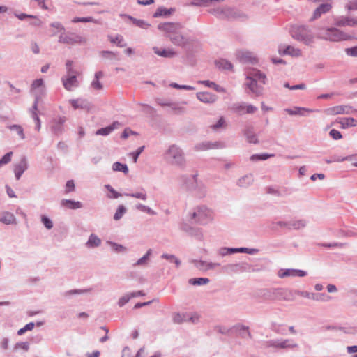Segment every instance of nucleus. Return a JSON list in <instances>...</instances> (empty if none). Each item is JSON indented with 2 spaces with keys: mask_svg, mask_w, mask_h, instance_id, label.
I'll list each match as a JSON object with an SVG mask.
<instances>
[{
  "mask_svg": "<svg viewBox=\"0 0 357 357\" xmlns=\"http://www.w3.org/2000/svg\"><path fill=\"white\" fill-rule=\"evenodd\" d=\"M266 82L267 77L266 74L257 68H251L247 72L246 82L244 84L254 96L259 97L262 96L264 91L263 86L259 83L266 84Z\"/></svg>",
  "mask_w": 357,
  "mask_h": 357,
  "instance_id": "obj_1",
  "label": "nucleus"
},
{
  "mask_svg": "<svg viewBox=\"0 0 357 357\" xmlns=\"http://www.w3.org/2000/svg\"><path fill=\"white\" fill-rule=\"evenodd\" d=\"M213 16L220 20H240L242 21L248 19V15L240 10L229 6H215L208 10Z\"/></svg>",
  "mask_w": 357,
  "mask_h": 357,
  "instance_id": "obj_2",
  "label": "nucleus"
},
{
  "mask_svg": "<svg viewBox=\"0 0 357 357\" xmlns=\"http://www.w3.org/2000/svg\"><path fill=\"white\" fill-rule=\"evenodd\" d=\"M317 37L319 39L330 42H340L349 40L352 38L351 36L344 33L335 26L319 28Z\"/></svg>",
  "mask_w": 357,
  "mask_h": 357,
  "instance_id": "obj_3",
  "label": "nucleus"
},
{
  "mask_svg": "<svg viewBox=\"0 0 357 357\" xmlns=\"http://www.w3.org/2000/svg\"><path fill=\"white\" fill-rule=\"evenodd\" d=\"M181 178L185 182L188 190L191 192L196 197L202 199L206 196L208 193L207 187L206 184L198 179L197 174L189 177L182 176Z\"/></svg>",
  "mask_w": 357,
  "mask_h": 357,
  "instance_id": "obj_4",
  "label": "nucleus"
},
{
  "mask_svg": "<svg viewBox=\"0 0 357 357\" xmlns=\"http://www.w3.org/2000/svg\"><path fill=\"white\" fill-rule=\"evenodd\" d=\"M165 161L172 166L184 167L186 164L185 153L181 147L172 144L163 154Z\"/></svg>",
  "mask_w": 357,
  "mask_h": 357,
  "instance_id": "obj_5",
  "label": "nucleus"
},
{
  "mask_svg": "<svg viewBox=\"0 0 357 357\" xmlns=\"http://www.w3.org/2000/svg\"><path fill=\"white\" fill-rule=\"evenodd\" d=\"M290 35L297 41L311 45L314 43L316 36L313 34L310 28L307 25H293L290 29Z\"/></svg>",
  "mask_w": 357,
  "mask_h": 357,
  "instance_id": "obj_6",
  "label": "nucleus"
},
{
  "mask_svg": "<svg viewBox=\"0 0 357 357\" xmlns=\"http://www.w3.org/2000/svg\"><path fill=\"white\" fill-rule=\"evenodd\" d=\"M190 219L196 224L205 225L212 222L213 215L212 211L206 205H199L192 209Z\"/></svg>",
  "mask_w": 357,
  "mask_h": 357,
  "instance_id": "obj_7",
  "label": "nucleus"
},
{
  "mask_svg": "<svg viewBox=\"0 0 357 357\" xmlns=\"http://www.w3.org/2000/svg\"><path fill=\"white\" fill-rule=\"evenodd\" d=\"M292 289L288 287H273L267 289L263 292V297L271 301H293Z\"/></svg>",
  "mask_w": 357,
  "mask_h": 357,
  "instance_id": "obj_8",
  "label": "nucleus"
},
{
  "mask_svg": "<svg viewBox=\"0 0 357 357\" xmlns=\"http://www.w3.org/2000/svg\"><path fill=\"white\" fill-rule=\"evenodd\" d=\"M85 42V38L75 33L61 34L59 36V43L69 45H75Z\"/></svg>",
  "mask_w": 357,
  "mask_h": 357,
  "instance_id": "obj_9",
  "label": "nucleus"
},
{
  "mask_svg": "<svg viewBox=\"0 0 357 357\" xmlns=\"http://www.w3.org/2000/svg\"><path fill=\"white\" fill-rule=\"evenodd\" d=\"M231 110L238 114H252L258 110L257 107L245 102L233 103L231 106Z\"/></svg>",
  "mask_w": 357,
  "mask_h": 357,
  "instance_id": "obj_10",
  "label": "nucleus"
},
{
  "mask_svg": "<svg viewBox=\"0 0 357 357\" xmlns=\"http://www.w3.org/2000/svg\"><path fill=\"white\" fill-rule=\"evenodd\" d=\"M181 25L178 23H161L158 25V29L166 34L169 38L171 35L178 33L181 29Z\"/></svg>",
  "mask_w": 357,
  "mask_h": 357,
  "instance_id": "obj_11",
  "label": "nucleus"
},
{
  "mask_svg": "<svg viewBox=\"0 0 357 357\" xmlns=\"http://www.w3.org/2000/svg\"><path fill=\"white\" fill-rule=\"evenodd\" d=\"M61 80L63 86L68 91H72L79 85L77 75L63 76Z\"/></svg>",
  "mask_w": 357,
  "mask_h": 357,
  "instance_id": "obj_12",
  "label": "nucleus"
},
{
  "mask_svg": "<svg viewBox=\"0 0 357 357\" xmlns=\"http://www.w3.org/2000/svg\"><path fill=\"white\" fill-rule=\"evenodd\" d=\"M173 45H176L182 47H188L192 40L181 34L180 31L175 35H170L169 38Z\"/></svg>",
  "mask_w": 357,
  "mask_h": 357,
  "instance_id": "obj_13",
  "label": "nucleus"
},
{
  "mask_svg": "<svg viewBox=\"0 0 357 357\" xmlns=\"http://www.w3.org/2000/svg\"><path fill=\"white\" fill-rule=\"evenodd\" d=\"M307 274V271L301 269H280L278 271V276L280 278L287 277H304Z\"/></svg>",
  "mask_w": 357,
  "mask_h": 357,
  "instance_id": "obj_14",
  "label": "nucleus"
},
{
  "mask_svg": "<svg viewBox=\"0 0 357 357\" xmlns=\"http://www.w3.org/2000/svg\"><path fill=\"white\" fill-rule=\"evenodd\" d=\"M335 25L337 26H357V17H335Z\"/></svg>",
  "mask_w": 357,
  "mask_h": 357,
  "instance_id": "obj_15",
  "label": "nucleus"
},
{
  "mask_svg": "<svg viewBox=\"0 0 357 357\" xmlns=\"http://www.w3.org/2000/svg\"><path fill=\"white\" fill-rule=\"evenodd\" d=\"M227 268L231 272L243 273V272H252L254 268L248 262H240L237 264H229Z\"/></svg>",
  "mask_w": 357,
  "mask_h": 357,
  "instance_id": "obj_16",
  "label": "nucleus"
},
{
  "mask_svg": "<svg viewBox=\"0 0 357 357\" xmlns=\"http://www.w3.org/2000/svg\"><path fill=\"white\" fill-rule=\"evenodd\" d=\"M237 58L242 63H255L257 62L256 54L249 51H238Z\"/></svg>",
  "mask_w": 357,
  "mask_h": 357,
  "instance_id": "obj_17",
  "label": "nucleus"
},
{
  "mask_svg": "<svg viewBox=\"0 0 357 357\" xmlns=\"http://www.w3.org/2000/svg\"><path fill=\"white\" fill-rule=\"evenodd\" d=\"M356 112L357 110L354 109L352 107L347 105L335 106L328 109V113L332 115L351 114Z\"/></svg>",
  "mask_w": 357,
  "mask_h": 357,
  "instance_id": "obj_18",
  "label": "nucleus"
},
{
  "mask_svg": "<svg viewBox=\"0 0 357 357\" xmlns=\"http://www.w3.org/2000/svg\"><path fill=\"white\" fill-rule=\"evenodd\" d=\"M69 102L75 110L81 109L89 111L91 107V103L84 98L72 99L69 100Z\"/></svg>",
  "mask_w": 357,
  "mask_h": 357,
  "instance_id": "obj_19",
  "label": "nucleus"
},
{
  "mask_svg": "<svg viewBox=\"0 0 357 357\" xmlns=\"http://www.w3.org/2000/svg\"><path fill=\"white\" fill-rule=\"evenodd\" d=\"M279 54L281 55H290L294 57H298L301 55V51L299 48L294 47L292 45H280Z\"/></svg>",
  "mask_w": 357,
  "mask_h": 357,
  "instance_id": "obj_20",
  "label": "nucleus"
},
{
  "mask_svg": "<svg viewBox=\"0 0 357 357\" xmlns=\"http://www.w3.org/2000/svg\"><path fill=\"white\" fill-rule=\"evenodd\" d=\"M28 168L27 159L25 156L22 158L20 162L15 166L14 172L17 180H19L22 175Z\"/></svg>",
  "mask_w": 357,
  "mask_h": 357,
  "instance_id": "obj_21",
  "label": "nucleus"
},
{
  "mask_svg": "<svg viewBox=\"0 0 357 357\" xmlns=\"http://www.w3.org/2000/svg\"><path fill=\"white\" fill-rule=\"evenodd\" d=\"M197 98L204 103H213L217 100L216 95L208 91L197 92Z\"/></svg>",
  "mask_w": 357,
  "mask_h": 357,
  "instance_id": "obj_22",
  "label": "nucleus"
},
{
  "mask_svg": "<svg viewBox=\"0 0 357 357\" xmlns=\"http://www.w3.org/2000/svg\"><path fill=\"white\" fill-rule=\"evenodd\" d=\"M31 91H36L35 96L38 94L40 98L45 93L44 81L42 79H38L33 82L31 84Z\"/></svg>",
  "mask_w": 357,
  "mask_h": 357,
  "instance_id": "obj_23",
  "label": "nucleus"
},
{
  "mask_svg": "<svg viewBox=\"0 0 357 357\" xmlns=\"http://www.w3.org/2000/svg\"><path fill=\"white\" fill-rule=\"evenodd\" d=\"M194 264L198 269L203 271L213 270L220 265L219 263L207 262L203 260H195Z\"/></svg>",
  "mask_w": 357,
  "mask_h": 357,
  "instance_id": "obj_24",
  "label": "nucleus"
},
{
  "mask_svg": "<svg viewBox=\"0 0 357 357\" xmlns=\"http://www.w3.org/2000/svg\"><path fill=\"white\" fill-rule=\"evenodd\" d=\"M332 6L330 3H322L314 10L311 20H317L321 15L328 13Z\"/></svg>",
  "mask_w": 357,
  "mask_h": 357,
  "instance_id": "obj_25",
  "label": "nucleus"
},
{
  "mask_svg": "<svg viewBox=\"0 0 357 357\" xmlns=\"http://www.w3.org/2000/svg\"><path fill=\"white\" fill-rule=\"evenodd\" d=\"M153 51L158 56L165 58H172L177 55L176 52L174 51L172 48L160 50L158 47H153Z\"/></svg>",
  "mask_w": 357,
  "mask_h": 357,
  "instance_id": "obj_26",
  "label": "nucleus"
},
{
  "mask_svg": "<svg viewBox=\"0 0 357 357\" xmlns=\"http://www.w3.org/2000/svg\"><path fill=\"white\" fill-rule=\"evenodd\" d=\"M244 137L250 144H258L259 140L256 134H255L252 127L248 126L244 128Z\"/></svg>",
  "mask_w": 357,
  "mask_h": 357,
  "instance_id": "obj_27",
  "label": "nucleus"
},
{
  "mask_svg": "<svg viewBox=\"0 0 357 357\" xmlns=\"http://www.w3.org/2000/svg\"><path fill=\"white\" fill-rule=\"evenodd\" d=\"M0 222L6 225L16 224V218L14 214L3 211L1 213Z\"/></svg>",
  "mask_w": 357,
  "mask_h": 357,
  "instance_id": "obj_28",
  "label": "nucleus"
},
{
  "mask_svg": "<svg viewBox=\"0 0 357 357\" xmlns=\"http://www.w3.org/2000/svg\"><path fill=\"white\" fill-rule=\"evenodd\" d=\"M337 121L342 129L357 126V120L353 118H340L338 119Z\"/></svg>",
  "mask_w": 357,
  "mask_h": 357,
  "instance_id": "obj_29",
  "label": "nucleus"
},
{
  "mask_svg": "<svg viewBox=\"0 0 357 357\" xmlns=\"http://www.w3.org/2000/svg\"><path fill=\"white\" fill-rule=\"evenodd\" d=\"M40 100L39 95L36 94V100H34L33 105H32L31 107L29 109L30 115L31 119L35 121L36 123L40 122V120L38 115V104Z\"/></svg>",
  "mask_w": 357,
  "mask_h": 357,
  "instance_id": "obj_30",
  "label": "nucleus"
},
{
  "mask_svg": "<svg viewBox=\"0 0 357 357\" xmlns=\"http://www.w3.org/2000/svg\"><path fill=\"white\" fill-rule=\"evenodd\" d=\"M299 347V345L294 342L292 339H282L281 338V344L280 349H296Z\"/></svg>",
  "mask_w": 357,
  "mask_h": 357,
  "instance_id": "obj_31",
  "label": "nucleus"
},
{
  "mask_svg": "<svg viewBox=\"0 0 357 357\" xmlns=\"http://www.w3.org/2000/svg\"><path fill=\"white\" fill-rule=\"evenodd\" d=\"M118 125V122H113L111 125L106 128L98 129L97 131L96 132V135L107 136L116 129Z\"/></svg>",
  "mask_w": 357,
  "mask_h": 357,
  "instance_id": "obj_32",
  "label": "nucleus"
},
{
  "mask_svg": "<svg viewBox=\"0 0 357 357\" xmlns=\"http://www.w3.org/2000/svg\"><path fill=\"white\" fill-rule=\"evenodd\" d=\"M61 204L71 210H76L82 208V204L78 201L71 199H62Z\"/></svg>",
  "mask_w": 357,
  "mask_h": 357,
  "instance_id": "obj_33",
  "label": "nucleus"
},
{
  "mask_svg": "<svg viewBox=\"0 0 357 357\" xmlns=\"http://www.w3.org/2000/svg\"><path fill=\"white\" fill-rule=\"evenodd\" d=\"M307 221L305 219H294L290 220L289 230H299L306 227Z\"/></svg>",
  "mask_w": 357,
  "mask_h": 357,
  "instance_id": "obj_34",
  "label": "nucleus"
},
{
  "mask_svg": "<svg viewBox=\"0 0 357 357\" xmlns=\"http://www.w3.org/2000/svg\"><path fill=\"white\" fill-rule=\"evenodd\" d=\"M101 244L100 238L95 234H91L89 236V239L86 243V245L88 248H98Z\"/></svg>",
  "mask_w": 357,
  "mask_h": 357,
  "instance_id": "obj_35",
  "label": "nucleus"
},
{
  "mask_svg": "<svg viewBox=\"0 0 357 357\" xmlns=\"http://www.w3.org/2000/svg\"><path fill=\"white\" fill-rule=\"evenodd\" d=\"M284 111L288 113L289 115H299V116H305L304 112L311 113L313 112V110L303 108V107H294L293 109H286Z\"/></svg>",
  "mask_w": 357,
  "mask_h": 357,
  "instance_id": "obj_36",
  "label": "nucleus"
},
{
  "mask_svg": "<svg viewBox=\"0 0 357 357\" xmlns=\"http://www.w3.org/2000/svg\"><path fill=\"white\" fill-rule=\"evenodd\" d=\"M123 195L128 197H135L142 201H146L148 197L146 190L143 188H140L138 192L132 193H124Z\"/></svg>",
  "mask_w": 357,
  "mask_h": 357,
  "instance_id": "obj_37",
  "label": "nucleus"
},
{
  "mask_svg": "<svg viewBox=\"0 0 357 357\" xmlns=\"http://www.w3.org/2000/svg\"><path fill=\"white\" fill-rule=\"evenodd\" d=\"M253 180V176L251 174L242 176L238 180L237 185L240 187H248L252 183Z\"/></svg>",
  "mask_w": 357,
  "mask_h": 357,
  "instance_id": "obj_38",
  "label": "nucleus"
},
{
  "mask_svg": "<svg viewBox=\"0 0 357 357\" xmlns=\"http://www.w3.org/2000/svg\"><path fill=\"white\" fill-rule=\"evenodd\" d=\"M185 231L197 240L202 241L203 240V233L201 229L197 227H189Z\"/></svg>",
  "mask_w": 357,
  "mask_h": 357,
  "instance_id": "obj_39",
  "label": "nucleus"
},
{
  "mask_svg": "<svg viewBox=\"0 0 357 357\" xmlns=\"http://www.w3.org/2000/svg\"><path fill=\"white\" fill-rule=\"evenodd\" d=\"M175 10L174 8H167L165 7H158L155 13H153V17H162V16H169Z\"/></svg>",
  "mask_w": 357,
  "mask_h": 357,
  "instance_id": "obj_40",
  "label": "nucleus"
},
{
  "mask_svg": "<svg viewBox=\"0 0 357 357\" xmlns=\"http://www.w3.org/2000/svg\"><path fill=\"white\" fill-rule=\"evenodd\" d=\"M152 253V250L149 249L147 250L146 253L142 256L140 259H137L136 262L132 264V266H144L148 264L149 257Z\"/></svg>",
  "mask_w": 357,
  "mask_h": 357,
  "instance_id": "obj_41",
  "label": "nucleus"
},
{
  "mask_svg": "<svg viewBox=\"0 0 357 357\" xmlns=\"http://www.w3.org/2000/svg\"><path fill=\"white\" fill-rule=\"evenodd\" d=\"M194 3L192 4L197 6H205L208 7L210 6H213V7H215L216 3H220L222 1H224L225 0H193Z\"/></svg>",
  "mask_w": 357,
  "mask_h": 357,
  "instance_id": "obj_42",
  "label": "nucleus"
},
{
  "mask_svg": "<svg viewBox=\"0 0 357 357\" xmlns=\"http://www.w3.org/2000/svg\"><path fill=\"white\" fill-rule=\"evenodd\" d=\"M66 121V119L63 117H59L55 122V124L52 126V131L54 134L59 135L62 132L63 123Z\"/></svg>",
  "mask_w": 357,
  "mask_h": 357,
  "instance_id": "obj_43",
  "label": "nucleus"
},
{
  "mask_svg": "<svg viewBox=\"0 0 357 357\" xmlns=\"http://www.w3.org/2000/svg\"><path fill=\"white\" fill-rule=\"evenodd\" d=\"M210 280L206 278L189 279L188 283L192 286H202L208 284Z\"/></svg>",
  "mask_w": 357,
  "mask_h": 357,
  "instance_id": "obj_44",
  "label": "nucleus"
},
{
  "mask_svg": "<svg viewBox=\"0 0 357 357\" xmlns=\"http://www.w3.org/2000/svg\"><path fill=\"white\" fill-rule=\"evenodd\" d=\"M292 292H294L293 293V301L294 300L295 296H296L297 295L304 297V298H312L314 300H319V298L318 297H314V294H310L307 291L292 289Z\"/></svg>",
  "mask_w": 357,
  "mask_h": 357,
  "instance_id": "obj_45",
  "label": "nucleus"
},
{
  "mask_svg": "<svg viewBox=\"0 0 357 357\" xmlns=\"http://www.w3.org/2000/svg\"><path fill=\"white\" fill-rule=\"evenodd\" d=\"M280 345L281 338L270 340L264 343V346H265L266 348L271 347L273 349H280Z\"/></svg>",
  "mask_w": 357,
  "mask_h": 357,
  "instance_id": "obj_46",
  "label": "nucleus"
},
{
  "mask_svg": "<svg viewBox=\"0 0 357 357\" xmlns=\"http://www.w3.org/2000/svg\"><path fill=\"white\" fill-rule=\"evenodd\" d=\"M7 128L10 129V130L15 131L20 139H24L26 138L24 131L23 130V128L21 126L17 124L10 125L8 126Z\"/></svg>",
  "mask_w": 357,
  "mask_h": 357,
  "instance_id": "obj_47",
  "label": "nucleus"
},
{
  "mask_svg": "<svg viewBox=\"0 0 357 357\" xmlns=\"http://www.w3.org/2000/svg\"><path fill=\"white\" fill-rule=\"evenodd\" d=\"M128 17L134 23L135 25L142 28L146 29L150 26V24L144 20L137 19L133 17H130V15H128Z\"/></svg>",
  "mask_w": 357,
  "mask_h": 357,
  "instance_id": "obj_48",
  "label": "nucleus"
},
{
  "mask_svg": "<svg viewBox=\"0 0 357 357\" xmlns=\"http://www.w3.org/2000/svg\"><path fill=\"white\" fill-rule=\"evenodd\" d=\"M107 243L110 245L113 252H116L117 253L128 252L127 248L119 243L113 241H107Z\"/></svg>",
  "mask_w": 357,
  "mask_h": 357,
  "instance_id": "obj_49",
  "label": "nucleus"
},
{
  "mask_svg": "<svg viewBox=\"0 0 357 357\" xmlns=\"http://www.w3.org/2000/svg\"><path fill=\"white\" fill-rule=\"evenodd\" d=\"M161 258L163 259L169 260L170 262H173L176 264V266L178 268L181 265V261L178 258H177L174 255L163 253L161 255Z\"/></svg>",
  "mask_w": 357,
  "mask_h": 357,
  "instance_id": "obj_50",
  "label": "nucleus"
},
{
  "mask_svg": "<svg viewBox=\"0 0 357 357\" xmlns=\"http://www.w3.org/2000/svg\"><path fill=\"white\" fill-rule=\"evenodd\" d=\"M112 170L115 172H121L124 174H128V167L125 164H121L119 162H116L113 163L112 166Z\"/></svg>",
  "mask_w": 357,
  "mask_h": 357,
  "instance_id": "obj_51",
  "label": "nucleus"
},
{
  "mask_svg": "<svg viewBox=\"0 0 357 357\" xmlns=\"http://www.w3.org/2000/svg\"><path fill=\"white\" fill-rule=\"evenodd\" d=\"M216 66L222 70H231L232 68V64L225 59H220L216 61Z\"/></svg>",
  "mask_w": 357,
  "mask_h": 357,
  "instance_id": "obj_52",
  "label": "nucleus"
},
{
  "mask_svg": "<svg viewBox=\"0 0 357 357\" xmlns=\"http://www.w3.org/2000/svg\"><path fill=\"white\" fill-rule=\"evenodd\" d=\"M273 154H268V153H261V154H254L250 156V160L252 161H258V160H266L269 158L273 157Z\"/></svg>",
  "mask_w": 357,
  "mask_h": 357,
  "instance_id": "obj_53",
  "label": "nucleus"
},
{
  "mask_svg": "<svg viewBox=\"0 0 357 357\" xmlns=\"http://www.w3.org/2000/svg\"><path fill=\"white\" fill-rule=\"evenodd\" d=\"M173 321L176 324H181L188 321V313L179 314L177 313L173 316Z\"/></svg>",
  "mask_w": 357,
  "mask_h": 357,
  "instance_id": "obj_54",
  "label": "nucleus"
},
{
  "mask_svg": "<svg viewBox=\"0 0 357 357\" xmlns=\"http://www.w3.org/2000/svg\"><path fill=\"white\" fill-rule=\"evenodd\" d=\"M72 22L73 23H78V22H84V23L93 22V23H96L97 21H96V20L93 19L91 17H75L73 18Z\"/></svg>",
  "mask_w": 357,
  "mask_h": 357,
  "instance_id": "obj_55",
  "label": "nucleus"
},
{
  "mask_svg": "<svg viewBox=\"0 0 357 357\" xmlns=\"http://www.w3.org/2000/svg\"><path fill=\"white\" fill-rule=\"evenodd\" d=\"M169 86L172 88H174L176 89H182V90H187V91H195L196 89L194 86H191L190 85H185V84H179L176 82H172V83H170Z\"/></svg>",
  "mask_w": 357,
  "mask_h": 357,
  "instance_id": "obj_56",
  "label": "nucleus"
},
{
  "mask_svg": "<svg viewBox=\"0 0 357 357\" xmlns=\"http://www.w3.org/2000/svg\"><path fill=\"white\" fill-rule=\"evenodd\" d=\"M126 213V208L123 205H119L118 206V208L116 211V213L114 215H113V219L115 220H119L123 215H125Z\"/></svg>",
  "mask_w": 357,
  "mask_h": 357,
  "instance_id": "obj_57",
  "label": "nucleus"
},
{
  "mask_svg": "<svg viewBox=\"0 0 357 357\" xmlns=\"http://www.w3.org/2000/svg\"><path fill=\"white\" fill-rule=\"evenodd\" d=\"M109 40L112 43H115L119 47H125L126 45V44L125 43V42L123 41V38L122 37V36L121 35H117L116 37L113 38V37H109Z\"/></svg>",
  "mask_w": 357,
  "mask_h": 357,
  "instance_id": "obj_58",
  "label": "nucleus"
},
{
  "mask_svg": "<svg viewBox=\"0 0 357 357\" xmlns=\"http://www.w3.org/2000/svg\"><path fill=\"white\" fill-rule=\"evenodd\" d=\"M197 151H206L211 149L210 141H204L196 144L194 147Z\"/></svg>",
  "mask_w": 357,
  "mask_h": 357,
  "instance_id": "obj_59",
  "label": "nucleus"
},
{
  "mask_svg": "<svg viewBox=\"0 0 357 357\" xmlns=\"http://www.w3.org/2000/svg\"><path fill=\"white\" fill-rule=\"evenodd\" d=\"M40 220H41L42 224H43L44 226L47 229H51L54 227V223L46 215H42L41 217H40Z\"/></svg>",
  "mask_w": 357,
  "mask_h": 357,
  "instance_id": "obj_60",
  "label": "nucleus"
},
{
  "mask_svg": "<svg viewBox=\"0 0 357 357\" xmlns=\"http://www.w3.org/2000/svg\"><path fill=\"white\" fill-rule=\"evenodd\" d=\"M131 298L132 297L130 296V294H126L124 296H123L122 297L119 298V301H118L119 307H122L123 306L126 305L129 302V301Z\"/></svg>",
  "mask_w": 357,
  "mask_h": 357,
  "instance_id": "obj_61",
  "label": "nucleus"
},
{
  "mask_svg": "<svg viewBox=\"0 0 357 357\" xmlns=\"http://www.w3.org/2000/svg\"><path fill=\"white\" fill-rule=\"evenodd\" d=\"M197 83L200 84H204L206 86L209 87V88H213L216 91H220L219 86L217 85L214 82H210L208 80H206V81H198Z\"/></svg>",
  "mask_w": 357,
  "mask_h": 357,
  "instance_id": "obj_62",
  "label": "nucleus"
},
{
  "mask_svg": "<svg viewBox=\"0 0 357 357\" xmlns=\"http://www.w3.org/2000/svg\"><path fill=\"white\" fill-rule=\"evenodd\" d=\"M105 188L112 194V195H109V198L117 199L122 195V194H120L118 192H116V190H114L112 187L109 185V184H107L105 185Z\"/></svg>",
  "mask_w": 357,
  "mask_h": 357,
  "instance_id": "obj_63",
  "label": "nucleus"
},
{
  "mask_svg": "<svg viewBox=\"0 0 357 357\" xmlns=\"http://www.w3.org/2000/svg\"><path fill=\"white\" fill-rule=\"evenodd\" d=\"M344 52H346L348 56L357 57V46L347 48L344 50Z\"/></svg>",
  "mask_w": 357,
  "mask_h": 357,
  "instance_id": "obj_64",
  "label": "nucleus"
}]
</instances>
